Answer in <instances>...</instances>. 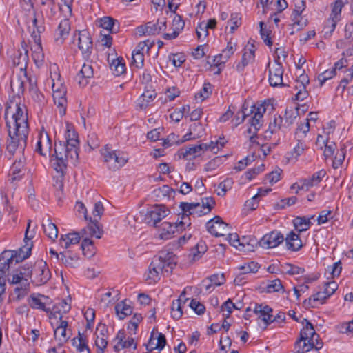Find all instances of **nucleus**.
<instances>
[{
	"mask_svg": "<svg viewBox=\"0 0 353 353\" xmlns=\"http://www.w3.org/2000/svg\"><path fill=\"white\" fill-rule=\"evenodd\" d=\"M5 119L8 128V137L6 141V151L10 158L15 154L20 155L11 168L10 173L17 179L24 174L25 157L23 153L27 146L29 134L28 110L23 104L10 102L6 105Z\"/></svg>",
	"mask_w": 353,
	"mask_h": 353,
	"instance_id": "obj_1",
	"label": "nucleus"
},
{
	"mask_svg": "<svg viewBox=\"0 0 353 353\" xmlns=\"http://www.w3.org/2000/svg\"><path fill=\"white\" fill-rule=\"evenodd\" d=\"M65 142L59 141L54 145V157L52 159V166L54 170L63 176L69 160L74 163L78 159L79 140L77 133L67 124Z\"/></svg>",
	"mask_w": 353,
	"mask_h": 353,
	"instance_id": "obj_2",
	"label": "nucleus"
},
{
	"mask_svg": "<svg viewBox=\"0 0 353 353\" xmlns=\"http://www.w3.org/2000/svg\"><path fill=\"white\" fill-rule=\"evenodd\" d=\"M176 263V256L173 252H161L152 259L146 274V281L149 284L159 281L164 273L170 274Z\"/></svg>",
	"mask_w": 353,
	"mask_h": 353,
	"instance_id": "obj_3",
	"label": "nucleus"
},
{
	"mask_svg": "<svg viewBox=\"0 0 353 353\" xmlns=\"http://www.w3.org/2000/svg\"><path fill=\"white\" fill-rule=\"evenodd\" d=\"M101 155L108 168L113 171L121 168L128 161L126 155L119 151L112 150L108 145L101 150Z\"/></svg>",
	"mask_w": 353,
	"mask_h": 353,
	"instance_id": "obj_4",
	"label": "nucleus"
},
{
	"mask_svg": "<svg viewBox=\"0 0 353 353\" xmlns=\"http://www.w3.org/2000/svg\"><path fill=\"white\" fill-rule=\"evenodd\" d=\"M32 282L36 285H41L46 283L51 277V273L47 263L43 260L37 261L32 267L29 276Z\"/></svg>",
	"mask_w": 353,
	"mask_h": 353,
	"instance_id": "obj_5",
	"label": "nucleus"
},
{
	"mask_svg": "<svg viewBox=\"0 0 353 353\" xmlns=\"http://www.w3.org/2000/svg\"><path fill=\"white\" fill-rule=\"evenodd\" d=\"M52 143L48 133L43 128L41 130L38 135V140L36 144L35 151L43 157H50V162L54 157V151L52 152Z\"/></svg>",
	"mask_w": 353,
	"mask_h": 353,
	"instance_id": "obj_6",
	"label": "nucleus"
},
{
	"mask_svg": "<svg viewBox=\"0 0 353 353\" xmlns=\"http://www.w3.org/2000/svg\"><path fill=\"white\" fill-rule=\"evenodd\" d=\"M168 210L163 205H155L148 210L144 215L143 221L148 225L158 227L157 223L165 218Z\"/></svg>",
	"mask_w": 353,
	"mask_h": 353,
	"instance_id": "obj_7",
	"label": "nucleus"
},
{
	"mask_svg": "<svg viewBox=\"0 0 353 353\" xmlns=\"http://www.w3.org/2000/svg\"><path fill=\"white\" fill-rule=\"evenodd\" d=\"M185 225L189 226L190 223L187 221H180L179 223H171L164 221L159 226V236L163 239H171L172 235L179 230L185 228Z\"/></svg>",
	"mask_w": 353,
	"mask_h": 353,
	"instance_id": "obj_8",
	"label": "nucleus"
},
{
	"mask_svg": "<svg viewBox=\"0 0 353 353\" xmlns=\"http://www.w3.org/2000/svg\"><path fill=\"white\" fill-rule=\"evenodd\" d=\"M72 42H77L78 48L83 54L90 55L92 49V41L87 30H83L75 33L73 35Z\"/></svg>",
	"mask_w": 353,
	"mask_h": 353,
	"instance_id": "obj_9",
	"label": "nucleus"
},
{
	"mask_svg": "<svg viewBox=\"0 0 353 353\" xmlns=\"http://www.w3.org/2000/svg\"><path fill=\"white\" fill-rule=\"evenodd\" d=\"M28 303L32 309L43 311L50 316L52 301L48 296L33 294L28 299Z\"/></svg>",
	"mask_w": 353,
	"mask_h": 353,
	"instance_id": "obj_10",
	"label": "nucleus"
},
{
	"mask_svg": "<svg viewBox=\"0 0 353 353\" xmlns=\"http://www.w3.org/2000/svg\"><path fill=\"white\" fill-rule=\"evenodd\" d=\"M269 82L272 87L285 86L283 82V68L281 62L274 61L272 65L268 63Z\"/></svg>",
	"mask_w": 353,
	"mask_h": 353,
	"instance_id": "obj_11",
	"label": "nucleus"
},
{
	"mask_svg": "<svg viewBox=\"0 0 353 353\" xmlns=\"http://www.w3.org/2000/svg\"><path fill=\"white\" fill-rule=\"evenodd\" d=\"M325 174L326 172L324 170H321L314 173L312 176L301 180L299 183H294L292 185L291 189L296 190V193H298L299 190H307L310 188L319 183Z\"/></svg>",
	"mask_w": 353,
	"mask_h": 353,
	"instance_id": "obj_12",
	"label": "nucleus"
},
{
	"mask_svg": "<svg viewBox=\"0 0 353 353\" xmlns=\"http://www.w3.org/2000/svg\"><path fill=\"white\" fill-rule=\"evenodd\" d=\"M284 241L283 234L277 230H274L265 234L259 241V245L265 249L274 248Z\"/></svg>",
	"mask_w": 353,
	"mask_h": 353,
	"instance_id": "obj_13",
	"label": "nucleus"
},
{
	"mask_svg": "<svg viewBox=\"0 0 353 353\" xmlns=\"http://www.w3.org/2000/svg\"><path fill=\"white\" fill-rule=\"evenodd\" d=\"M228 226L219 216H214L206 223L207 230L215 236H225L229 232Z\"/></svg>",
	"mask_w": 353,
	"mask_h": 353,
	"instance_id": "obj_14",
	"label": "nucleus"
},
{
	"mask_svg": "<svg viewBox=\"0 0 353 353\" xmlns=\"http://www.w3.org/2000/svg\"><path fill=\"white\" fill-rule=\"evenodd\" d=\"M53 91V99L54 103L59 108V113L61 115H64L65 114V105L67 103L66 100V90L62 85L57 86L54 83L52 86Z\"/></svg>",
	"mask_w": 353,
	"mask_h": 353,
	"instance_id": "obj_15",
	"label": "nucleus"
},
{
	"mask_svg": "<svg viewBox=\"0 0 353 353\" xmlns=\"http://www.w3.org/2000/svg\"><path fill=\"white\" fill-rule=\"evenodd\" d=\"M206 151V145L200 143L199 145H190L182 148L179 150L180 157L185 159H192L201 156Z\"/></svg>",
	"mask_w": 353,
	"mask_h": 353,
	"instance_id": "obj_16",
	"label": "nucleus"
},
{
	"mask_svg": "<svg viewBox=\"0 0 353 353\" xmlns=\"http://www.w3.org/2000/svg\"><path fill=\"white\" fill-rule=\"evenodd\" d=\"M305 9V1L303 0H297L295 3V8L292 14V26L294 27L297 26V30H301L307 25V19L301 17V13Z\"/></svg>",
	"mask_w": 353,
	"mask_h": 353,
	"instance_id": "obj_17",
	"label": "nucleus"
},
{
	"mask_svg": "<svg viewBox=\"0 0 353 353\" xmlns=\"http://www.w3.org/2000/svg\"><path fill=\"white\" fill-rule=\"evenodd\" d=\"M108 330L105 324L99 323L95 332V345L99 350V353H103L104 350L108 345Z\"/></svg>",
	"mask_w": 353,
	"mask_h": 353,
	"instance_id": "obj_18",
	"label": "nucleus"
},
{
	"mask_svg": "<svg viewBox=\"0 0 353 353\" xmlns=\"http://www.w3.org/2000/svg\"><path fill=\"white\" fill-rule=\"evenodd\" d=\"M68 327V322L61 319L59 320L57 327L54 330V338L59 341L61 345L66 343L72 335L71 330Z\"/></svg>",
	"mask_w": 353,
	"mask_h": 353,
	"instance_id": "obj_19",
	"label": "nucleus"
},
{
	"mask_svg": "<svg viewBox=\"0 0 353 353\" xmlns=\"http://www.w3.org/2000/svg\"><path fill=\"white\" fill-rule=\"evenodd\" d=\"M180 208L183 212L182 219H188V216H201L205 215L203 209L199 203H181Z\"/></svg>",
	"mask_w": 353,
	"mask_h": 353,
	"instance_id": "obj_20",
	"label": "nucleus"
},
{
	"mask_svg": "<svg viewBox=\"0 0 353 353\" xmlns=\"http://www.w3.org/2000/svg\"><path fill=\"white\" fill-rule=\"evenodd\" d=\"M252 108V110L250 112L253 114V116L249 119V123L254 128V131H259L263 125V117L265 108L263 105L257 108L253 105Z\"/></svg>",
	"mask_w": 353,
	"mask_h": 353,
	"instance_id": "obj_21",
	"label": "nucleus"
},
{
	"mask_svg": "<svg viewBox=\"0 0 353 353\" xmlns=\"http://www.w3.org/2000/svg\"><path fill=\"white\" fill-rule=\"evenodd\" d=\"M71 308L70 303L67 300H61L58 303L50 307L49 319H59L61 320L63 314L68 313Z\"/></svg>",
	"mask_w": 353,
	"mask_h": 353,
	"instance_id": "obj_22",
	"label": "nucleus"
},
{
	"mask_svg": "<svg viewBox=\"0 0 353 353\" xmlns=\"http://www.w3.org/2000/svg\"><path fill=\"white\" fill-rule=\"evenodd\" d=\"M34 44L32 46L31 49L32 51V57L37 66L43 65L44 61V53L41 46V37L33 35Z\"/></svg>",
	"mask_w": 353,
	"mask_h": 353,
	"instance_id": "obj_23",
	"label": "nucleus"
},
{
	"mask_svg": "<svg viewBox=\"0 0 353 353\" xmlns=\"http://www.w3.org/2000/svg\"><path fill=\"white\" fill-rule=\"evenodd\" d=\"M284 241H285L286 248L292 252H297L303 246V242L300 239V233H296L294 231L289 232L284 237Z\"/></svg>",
	"mask_w": 353,
	"mask_h": 353,
	"instance_id": "obj_24",
	"label": "nucleus"
},
{
	"mask_svg": "<svg viewBox=\"0 0 353 353\" xmlns=\"http://www.w3.org/2000/svg\"><path fill=\"white\" fill-rule=\"evenodd\" d=\"M303 328L300 332V337L296 341V345L299 344L302 342V341L312 340L314 341L315 337L319 338V334H317L314 330L313 325L308 321L306 319H304L302 323L304 325Z\"/></svg>",
	"mask_w": 353,
	"mask_h": 353,
	"instance_id": "obj_25",
	"label": "nucleus"
},
{
	"mask_svg": "<svg viewBox=\"0 0 353 353\" xmlns=\"http://www.w3.org/2000/svg\"><path fill=\"white\" fill-rule=\"evenodd\" d=\"M254 312L259 315V319H261L265 323V327L271 324L272 309L268 305H263L262 304H255L253 309Z\"/></svg>",
	"mask_w": 353,
	"mask_h": 353,
	"instance_id": "obj_26",
	"label": "nucleus"
},
{
	"mask_svg": "<svg viewBox=\"0 0 353 353\" xmlns=\"http://www.w3.org/2000/svg\"><path fill=\"white\" fill-rule=\"evenodd\" d=\"M283 124V118L280 115H274L273 120L270 122L268 129L265 132V138H270L274 133L279 130L285 132L286 129Z\"/></svg>",
	"mask_w": 353,
	"mask_h": 353,
	"instance_id": "obj_27",
	"label": "nucleus"
},
{
	"mask_svg": "<svg viewBox=\"0 0 353 353\" xmlns=\"http://www.w3.org/2000/svg\"><path fill=\"white\" fill-rule=\"evenodd\" d=\"M70 31V23L68 19H65L59 24L55 33V40L59 43H63Z\"/></svg>",
	"mask_w": 353,
	"mask_h": 353,
	"instance_id": "obj_28",
	"label": "nucleus"
},
{
	"mask_svg": "<svg viewBox=\"0 0 353 353\" xmlns=\"http://www.w3.org/2000/svg\"><path fill=\"white\" fill-rule=\"evenodd\" d=\"M81 237L80 232L68 233L67 234L61 235L59 239V245L63 248H68L72 245H76L79 243Z\"/></svg>",
	"mask_w": 353,
	"mask_h": 353,
	"instance_id": "obj_29",
	"label": "nucleus"
},
{
	"mask_svg": "<svg viewBox=\"0 0 353 353\" xmlns=\"http://www.w3.org/2000/svg\"><path fill=\"white\" fill-rule=\"evenodd\" d=\"M29 31L31 32V37L33 35L40 37V34L45 31L44 19L43 17L39 18L37 14L34 12V17L31 20V25H28Z\"/></svg>",
	"mask_w": 353,
	"mask_h": 353,
	"instance_id": "obj_30",
	"label": "nucleus"
},
{
	"mask_svg": "<svg viewBox=\"0 0 353 353\" xmlns=\"http://www.w3.org/2000/svg\"><path fill=\"white\" fill-rule=\"evenodd\" d=\"M93 68L91 65L84 63L81 70L77 74L76 79L78 81L79 85L85 86L88 81V79L93 77Z\"/></svg>",
	"mask_w": 353,
	"mask_h": 353,
	"instance_id": "obj_31",
	"label": "nucleus"
},
{
	"mask_svg": "<svg viewBox=\"0 0 353 353\" xmlns=\"http://www.w3.org/2000/svg\"><path fill=\"white\" fill-rule=\"evenodd\" d=\"M167 21L165 17L158 19L156 23L148 22V35H156L164 31L167 28Z\"/></svg>",
	"mask_w": 353,
	"mask_h": 353,
	"instance_id": "obj_32",
	"label": "nucleus"
},
{
	"mask_svg": "<svg viewBox=\"0 0 353 353\" xmlns=\"http://www.w3.org/2000/svg\"><path fill=\"white\" fill-rule=\"evenodd\" d=\"M300 81H297L296 89L298 90L295 97L296 100L303 101L308 97V92L306 90V84L309 83V79L307 76L301 75Z\"/></svg>",
	"mask_w": 353,
	"mask_h": 353,
	"instance_id": "obj_33",
	"label": "nucleus"
},
{
	"mask_svg": "<svg viewBox=\"0 0 353 353\" xmlns=\"http://www.w3.org/2000/svg\"><path fill=\"white\" fill-rule=\"evenodd\" d=\"M115 312L118 318L123 320L132 314L133 309L131 305L127 303V300H124L115 305Z\"/></svg>",
	"mask_w": 353,
	"mask_h": 353,
	"instance_id": "obj_34",
	"label": "nucleus"
},
{
	"mask_svg": "<svg viewBox=\"0 0 353 353\" xmlns=\"http://www.w3.org/2000/svg\"><path fill=\"white\" fill-rule=\"evenodd\" d=\"M328 299L323 291H320L310 296L308 300H305L303 304L307 307H318L319 305L323 304L325 300Z\"/></svg>",
	"mask_w": 353,
	"mask_h": 353,
	"instance_id": "obj_35",
	"label": "nucleus"
},
{
	"mask_svg": "<svg viewBox=\"0 0 353 353\" xmlns=\"http://www.w3.org/2000/svg\"><path fill=\"white\" fill-rule=\"evenodd\" d=\"M94 221L95 223H92L81 230V237H84L85 236L88 237L95 236L97 239L101 237L102 230L97 225L98 219H94Z\"/></svg>",
	"mask_w": 353,
	"mask_h": 353,
	"instance_id": "obj_36",
	"label": "nucleus"
},
{
	"mask_svg": "<svg viewBox=\"0 0 353 353\" xmlns=\"http://www.w3.org/2000/svg\"><path fill=\"white\" fill-rule=\"evenodd\" d=\"M20 261L14 251L6 250L0 254V263L11 268L13 264L17 265Z\"/></svg>",
	"mask_w": 353,
	"mask_h": 353,
	"instance_id": "obj_37",
	"label": "nucleus"
},
{
	"mask_svg": "<svg viewBox=\"0 0 353 353\" xmlns=\"http://www.w3.org/2000/svg\"><path fill=\"white\" fill-rule=\"evenodd\" d=\"M156 95L154 90H145L137 100V105L141 109H145L149 105V103L155 99Z\"/></svg>",
	"mask_w": 353,
	"mask_h": 353,
	"instance_id": "obj_38",
	"label": "nucleus"
},
{
	"mask_svg": "<svg viewBox=\"0 0 353 353\" xmlns=\"http://www.w3.org/2000/svg\"><path fill=\"white\" fill-rule=\"evenodd\" d=\"M79 256L70 251L61 252V261L66 267L75 268L77 265Z\"/></svg>",
	"mask_w": 353,
	"mask_h": 353,
	"instance_id": "obj_39",
	"label": "nucleus"
},
{
	"mask_svg": "<svg viewBox=\"0 0 353 353\" xmlns=\"http://www.w3.org/2000/svg\"><path fill=\"white\" fill-rule=\"evenodd\" d=\"M314 216H312L311 218H307L305 216H298L294 220V225L298 233L307 230L312 225L311 219Z\"/></svg>",
	"mask_w": 353,
	"mask_h": 353,
	"instance_id": "obj_40",
	"label": "nucleus"
},
{
	"mask_svg": "<svg viewBox=\"0 0 353 353\" xmlns=\"http://www.w3.org/2000/svg\"><path fill=\"white\" fill-rule=\"evenodd\" d=\"M23 50L24 52L18 50L17 52H15L13 58L14 65L19 66L21 70H23L26 68L28 61V50L25 48L23 49Z\"/></svg>",
	"mask_w": 353,
	"mask_h": 353,
	"instance_id": "obj_41",
	"label": "nucleus"
},
{
	"mask_svg": "<svg viewBox=\"0 0 353 353\" xmlns=\"http://www.w3.org/2000/svg\"><path fill=\"white\" fill-rule=\"evenodd\" d=\"M347 3V0H336L332 6V12L329 18L339 21L341 10Z\"/></svg>",
	"mask_w": 353,
	"mask_h": 353,
	"instance_id": "obj_42",
	"label": "nucleus"
},
{
	"mask_svg": "<svg viewBox=\"0 0 353 353\" xmlns=\"http://www.w3.org/2000/svg\"><path fill=\"white\" fill-rule=\"evenodd\" d=\"M302 342H303L302 345H301V343L298 345L295 344L296 348H298L297 353H305L313 348L319 350L323 346L322 343H317V344H315L314 341L312 340L302 341Z\"/></svg>",
	"mask_w": 353,
	"mask_h": 353,
	"instance_id": "obj_43",
	"label": "nucleus"
},
{
	"mask_svg": "<svg viewBox=\"0 0 353 353\" xmlns=\"http://www.w3.org/2000/svg\"><path fill=\"white\" fill-rule=\"evenodd\" d=\"M185 292L183 291L179 298L176 300L173 301L171 307V314L173 319H179L183 314L182 312V298L185 296Z\"/></svg>",
	"mask_w": 353,
	"mask_h": 353,
	"instance_id": "obj_44",
	"label": "nucleus"
},
{
	"mask_svg": "<svg viewBox=\"0 0 353 353\" xmlns=\"http://www.w3.org/2000/svg\"><path fill=\"white\" fill-rule=\"evenodd\" d=\"M110 69L115 76H120L125 71V64L122 57H118L112 60L110 64Z\"/></svg>",
	"mask_w": 353,
	"mask_h": 353,
	"instance_id": "obj_45",
	"label": "nucleus"
},
{
	"mask_svg": "<svg viewBox=\"0 0 353 353\" xmlns=\"http://www.w3.org/2000/svg\"><path fill=\"white\" fill-rule=\"evenodd\" d=\"M43 231L46 236L52 239L55 240L58 236V229L56 225L52 223L49 219L43 223Z\"/></svg>",
	"mask_w": 353,
	"mask_h": 353,
	"instance_id": "obj_46",
	"label": "nucleus"
},
{
	"mask_svg": "<svg viewBox=\"0 0 353 353\" xmlns=\"http://www.w3.org/2000/svg\"><path fill=\"white\" fill-rule=\"evenodd\" d=\"M202 130V126L199 123H195L190 126L189 132L183 136V141L195 139L201 137L199 130Z\"/></svg>",
	"mask_w": 353,
	"mask_h": 353,
	"instance_id": "obj_47",
	"label": "nucleus"
},
{
	"mask_svg": "<svg viewBox=\"0 0 353 353\" xmlns=\"http://www.w3.org/2000/svg\"><path fill=\"white\" fill-rule=\"evenodd\" d=\"M337 23L338 21H336V19L328 18L326 20L322 30V34L324 38L327 39L332 36Z\"/></svg>",
	"mask_w": 353,
	"mask_h": 353,
	"instance_id": "obj_48",
	"label": "nucleus"
},
{
	"mask_svg": "<svg viewBox=\"0 0 353 353\" xmlns=\"http://www.w3.org/2000/svg\"><path fill=\"white\" fill-rule=\"evenodd\" d=\"M282 272L289 275L301 274L305 270L303 268L294 265L290 263H284L281 265Z\"/></svg>",
	"mask_w": 353,
	"mask_h": 353,
	"instance_id": "obj_49",
	"label": "nucleus"
},
{
	"mask_svg": "<svg viewBox=\"0 0 353 353\" xmlns=\"http://www.w3.org/2000/svg\"><path fill=\"white\" fill-rule=\"evenodd\" d=\"M29 276V272H22L21 270H17L16 274L12 275L11 278H8V281L10 284H21L23 281H28L25 276Z\"/></svg>",
	"mask_w": 353,
	"mask_h": 353,
	"instance_id": "obj_50",
	"label": "nucleus"
},
{
	"mask_svg": "<svg viewBox=\"0 0 353 353\" xmlns=\"http://www.w3.org/2000/svg\"><path fill=\"white\" fill-rule=\"evenodd\" d=\"M81 243V249L83 253L85 256H91L93 255V241L89 239V237L85 236Z\"/></svg>",
	"mask_w": 353,
	"mask_h": 353,
	"instance_id": "obj_51",
	"label": "nucleus"
},
{
	"mask_svg": "<svg viewBox=\"0 0 353 353\" xmlns=\"http://www.w3.org/2000/svg\"><path fill=\"white\" fill-rule=\"evenodd\" d=\"M253 56L250 52H244L242 56V59L236 65V70L239 72H242L245 68L250 63L253 62Z\"/></svg>",
	"mask_w": 353,
	"mask_h": 353,
	"instance_id": "obj_52",
	"label": "nucleus"
},
{
	"mask_svg": "<svg viewBox=\"0 0 353 353\" xmlns=\"http://www.w3.org/2000/svg\"><path fill=\"white\" fill-rule=\"evenodd\" d=\"M185 141H183V138L180 139L179 136L174 133L170 134L165 139L163 140V145L165 148H168L173 145L181 144Z\"/></svg>",
	"mask_w": 353,
	"mask_h": 353,
	"instance_id": "obj_53",
	"label": "nucleus"
},
{
	"mask_svg": "<svg viewBox=\"0 0 353 353\" xmlns=\"http://www.w3.org/2000/svg\"><path fill=\"white\" fill-rule=\"evenodd\" d=\"M259 268V264L254 261H250L248 263H245L238 268L239 271H242L243 274L255 273Z\"/></svg>",
	"mask_w": 353,
	"mask_h": 353,
	"instance_id": "obj_54",
	"label": "nucleus"
},
{
	"mask_svg": "<svg viewBox=\"0 0 353 353\" xmlns=\"http://www.w3.org/2000/svg\"><path fill=\"white\" fill-rule=\"evenodd\" d=\"M117 21L110 17H104L100 19L99 26L110 31L111 32H114V26ZM117 30H115L116 32Z\"/></svg>",
	"mask_w": 353,
	"mask_h": 353,
	"instance_id": "obj_55",
	"label": "nucleus"
},
{
	"mask_svg": "<svg viewBox=\"0 0 353 353\" xmlns=\"http://www.w3.org/2000/svg\"><path fill=\"white\" fill-rule=\"evenodd\" d=\"M212 94V85L210 83H205L199 92L196 94V99L203 101L208 99Z\"/></svg>",
	"mask_w": 353,
	"mask_h": 353,
	"instance_id": "obj_56",
	"label": "nucleus"
},
{
	"mask_svg": "<svg viewBox=\"0 0 353 353\" xmlns=\"http://www.w3.org/2000/svg\"><path fill=\"white\" fill-rule=\"evenodd\" d=\"M28 289L29 283L28 281H23V283L19 284V286H17L14 290V293L17 294V299L20 300L21 298L24 297L27 294Z\"/></svg>",
	"mask_w": 353,
	"mask_h": 353,
	"instance_id": "obj_57",
	"label": "nucleus"
},
{
	"mask_svg": "<svg viewBox=\"0 0 353 353\" xmlns=\"http://www.w3.org/2000/svg\"><path fill=\"white\" fill-rule=\"evenodd\" d=\"M233 181L230 178L225 179L223 181L221 182L218 188L221 190L220 192H218L217 194L221 196H223L228 190H230L232 187Z\"/></svg>",
	"mask_w": 353,
	"mask_h": 353,
	"instance_id": "obj_58",
	"label": "nucleus"
},
{
	"mask_svg": "<svg viewBox=\"0 0 353 353\" xmlns=\"http://www.w3.org/2000/svg\"><path fill=\"white\" fill-rule=\"evenodd\" d=\"M203 145H206V151H211L214 154H216L220 149L223 148L225 142L223 139H221L220 141H211L209 144L203 143Z\"/></svg>",
	"mask_w": 353,
	"mask_h": 353,
	"instance_id": "obj_59",
	"label": "nucleus"
},
{
	"mask_svg": "<svg viewBox=\"0 0 353 353\" xmlns=\"http://www.w3.org/2000/svg\"><path fill=\"white\" fill-rule=\"evenodd\" d=\"M120 345H115L114 348L116 351H119L121 349L133 347L134 350L137 349V343L134 342V339L132 337H128L122 341Z\"/></svg>",
	"mask_w": 353,
	"mask_h": 353,
	"instance_id": "obj_60",
	"label": "nucleus"
},
{
	"mask_svg": "<svg viewBox=\"0 0 353 353\" xmlns=\"http://www.w3.org/2000/svg\"><path fill=\"white\" fill-rule=\"evenodd\" d=\"M73 0H61L59 8L61 11L65 13V17H70L72 15V7Z\"/></svg>",
	"mask_w": 353,
	"mask_h": 353,
	"instance_id": "obj_61",
	"label": "nucleus"
},
{
	"mask_svg": "<svg viewBox=\"0 0 353 353\" xmlns=\"http://www.w3.org/2000/svg\"><path fill=\"white\" fill-rule=\"evenodd\" d=\"M345 156V148H341L340 150L336 153L334 159L333 160L332 167L334 169H337L343 163Z\"/></svg>",
	"mask_w": 353,
	"mask_h": 353,
	"instance_id": "obj_62",
	"label": "nucleus"
},
{
	"mask_svg": "<svg viewBox=\"0 0 353 353\" xmlns=\"http://www.w3.org/2000/svg\"><path fill=\"white\" fill-rule=\"evenodd\" d=\"M215 205V201L212 197H205L202 199V209L204 214H208Z\"/></svg>",
	"mask_w": 353,
	"mask_h": 353,
	"instance_id": "obj_63",
	"label": "nucleus"
},
{
	"mask_svg": "<svg viewBox=\"0 0 353 353\" xmlns=\"http://www.w3.org/2000/svg\"><path fill=\"white\" fill-rule=\"evenodd\" d=\"M336 75L335 69L332 68L331 70H327L321 73L318 76V80L320 83V85H323V84L328 79H332L333 77Z\"/></svg>",
	"mask_w": 353,
	"mask_h": 353,
	"instance_id": "obj_64",
	"label": "nucleus"
}]
</instances>
